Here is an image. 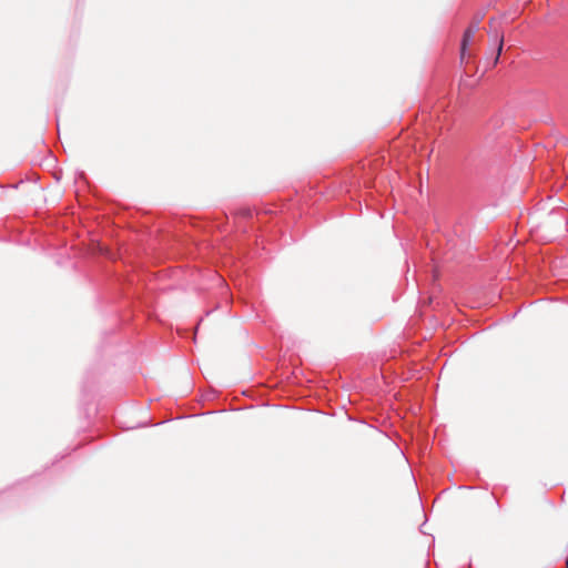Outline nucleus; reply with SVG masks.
<instances>
[{"label": "nucleus", "instance_id": "f257e3e1", "mask_svg": "<svg viewBox=\"0 0 568 568\" xmlns=\"http://www.w3.org/2000/svg\"><path fill=\"white\" fill-rule=\"evenodd\" d=\"M494 45L496 47L497 49V55L495 58V63H497L498 61V58L500 55V52L503 50V47H504V38H495V43Z\"/></svg>", "mask_w": 568, "mask_h": 568}, {"label": "nucleus", "instance_id": "f03ea898", "mask_svg": "<svg viewBox=\"0 0 568 568\" xmlns=\"http://www.w3.org/2000/svg\"><path fill=\"white\" fill-rule=\"evenodd\" d=\"M468 41H469V38H464V40H463V42H462V45H460V54H462V59H464V58H465V55H466Z\"/></svg>", "mask_w": 568, "mask_h": 568}, {"label": "nucleus", "instance_id": "7ed1b4c3", "mask_svg": "<svg viewBox=\"0 0 568 568\" xmlns=\"http://www.w3.org/2000/svg\"><path fill=\"white\" fill-rule=\"evenodd\" d=\"M475 31L471 30L470 28H467L465 31H464V34L465 37H468V36H471Z\"/></svg>", "mask_w": 568, "mask_h": 568}, {"label": "nucleus", "instance_id": "20e7f679", "mask_svg": "<svg viewBox=\"0 0 568 568\" xmlns=\"http://www.w3.org/2000/svg\"><path fill=\"white\" fill-rule=\"evenodd\" d=\"M566 568H568V557H567V560H566Z\"/></svg>", "mask_w": 568, "mask_h": 568}]
</instances>
